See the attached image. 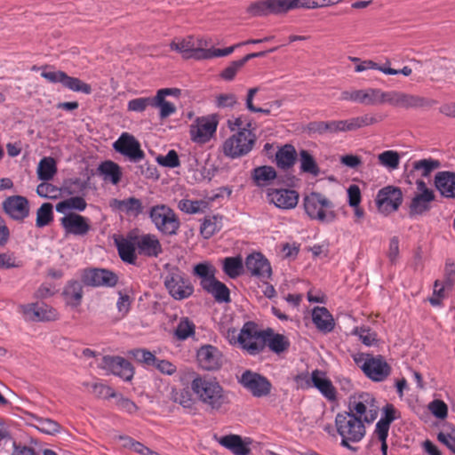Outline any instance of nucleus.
I'll list each match as a JSON object with an SVG mask.
<instances>
[{"instance_id":"f257e3e1","label":"nucleus","mask_w":455,"mask_h":455,"mask_svg":"<svg viewBox=\"0 0 455 455\" xmlns=\"http://www.w3.org/2000/svg\"><path fill=\"white\" fill-rule=\"evenodd\" d=\"M238 45L218 49L211 46L210 39L201 36L189 35L174 38L170 44V48L172 51L180 53L186 60L193 59L201 61L228 56Z\"/></svg>"},{"instance_id":"f03ea898","label":"nucleus","mask_w":455,"mask_h":455,"mask_svg":"<svg viewBox=\"0 0 455 455\" xmlns=\"http://www.w3.org/2000/svg\"><path fill=\"white\" fill-rule=\"evenodd\" d=\"M228 126L231 131L236 132L223 141L220 148L223 155L230 159L247 155L252 149L256 140L251 120L241 116L228 119Z\"/></svg>"},{"instance_id":"7ed1b4c3","label":"nucleus","mask_w":455,"mask_h":455,"mask_svg":"<svg viewBox=\"0 0 455 455\" xmlns=\"http://www.w3.org/2000/svg\"><path fill=\"white\" fill-rule=\"evenodd\" d=\"M191 389L198 401L211 411H219L230 403L228 392L215 378L197 375L191 382Z\"/></svg>"},{"instance_id":"20e7f679","label":"nucleus","mask_w":455,"mask_h":455,"mask_svg":"<svg viewBox=\"0 0 455 455\" xmlns=\"http://www.w3.org/2000/svg\"><path fill=\"white\" fill-rule=\"evenodd\" d=\"M338 434L341 436V446L354 451L350 443H358L365 435L366 430L363 419L353 413H338L335 418Z\"/></svg>"},{"instance_id":"39448f33","label":"nucleus","mask_w":455,"mask_h":455,"mask_svg":"<svg viewBox=\"0 0 455 455\" xmlns=\"http://www.w3.org/2000/svg\"><path fill=\"white\" fill-rule=\"evenodd\" d=\"M306 213L312 220L331 223L336 220L333 203L321 193L312 192L303 199Z\"/></svg>"},{"instance_id":"423d86ee","label":"nucleus","mask_w":455,"mask_h":455,"mask_svg":"<svg viewBox=\"0 0 455 455\" xmlns=\"http://www.w3.org/2000/svg\"><path fill=\"white\" fill-rule=\"evenodd\" d=\"M353 358L363 373L373 381H383L390 375L391 367L380 355L360 353Z\"/></svg>"},{"instance_id":"0eeeda50","label":"nucleus","mask_w":455,"mask_h":455,"mask_svg":"<svg viewBox=\"0 0 455 455\" xmlns=\"http://www.w3.org/2000/svg\"><path fill=\"white\" fill-rule=\"evenodd\" d=\"M149 218L156 228L166 235H176L180 226L175 212L165 204H157L151 207Z\"/></svg>"},{"instance_id":"6e6552de","label":"nucleus","mask_w":455,"mask_h":455,"mask_svg":"<svg viewBox=\"0 0 455 455\" xmlns=\"http://www.w3.org/2000/svg\"><path fill=\"white\" fill-rule=\"evenodd\" d=\"M164 283L169 294L177 300L188 299L194 292V286L190 279L178 267H172L168 270Z\"/></svg>"},{"instance_id":"1a4fd4ad","label":"nucleus","mask_w":455,"mask_h":455,"mask_svg":"<svg viewBox=\"0 0 455 455\" xmlns=\"http://www.w3.org/2000/svg\"><path fill=\"white\" fill-rule=\"evenodd\" d=\"M296 8H320L317 0H262L258 1V15L283 14Z\"/></svg>"},{"instance_id":"9d476101","label":"nucleus","mask_w":455,"mask_h":455,"mask_svg":"<svg viewBox=\"0 0 455 455\" xmlns=\"http://www.w3.org/2000/svg\"><path fill=\"white\" fill-rule=\"evenodd\" d=\"M363 419V422L372 423L378 417L379 406L376 399L370 393H362L349 401V412Z\"/></svg>"},{"instance_id":"9b49d317","label":"nucleus","mask_w":455,"mask_h":455,"mask_svg":"<svg viewBox=\"0 0 455 455\" xmlns=\"http://www.w3.org/2000/svg\"><path fill=\"white\" fill-rule=\"evenodd\" d=\"M80 277L84 284L92 287H114L118 283L117 275L107 268H84Z\"/></svg>"},{"instance_id":"f8f14e48","label":"nucleus","mask_w":455,"mask_h":455,"mask_svg":"<svg viewBox=\"0 0 455 455\" xmlns=\"http://www.w3.org/2000/svg\"><path fill=\"white\" fill-rule=\"evenodd\" d=\"M416 187L417 192L411 198L409 205V214L411 217L422 215L428 212L435 198L434 191L427 188L423 180H417Z\"/></svg>"},{"instance_id":"ddd939ff","label":"nucleus","mask_w":455,"mask_h":455,"mask_svg":"<svg viewBox=\"0 0 455 455\" xmlns=\"http://www.w3.org/2000/svg\"><path fill=\"white\" fill-rule=\"evenodd\" d=\"M41 76L52 84H60L63 87L76 92H83L90 94L92 87L89 84L83 82L81 79L68 76L61 70L57 71H43Z\"/></svg>"},{"instance_id":"4468645a","label":"nucleus","mask_w":455,"mask_h":455,"mask_svg":"<svg viewBox=\"0 0 455 455\" xmlns=\"http://www.w3.org/2000/svg\"><path fill=\"white\" fill-rule=\"evenodd\" d=\"M113 148L133 163L140 162L145 157L140 141L128 132H123L114 142Z\"/></svg>"},{"instance_id":"2eb2a0df","label":"nucleus","mask_w":455,"mask_h":455,"mask_svg":"<svg viewBox=\"0 0 455 455\" xmlns=\"http://www.w3.org/2000/svg\"><path fill=\"white\" fill-rule=\"evenodd\" d=\"M230 344H238L251 355H256V323L247 322L239 334L235 330H229L227 333Z\"/></svg>"},{"instance_id":"dca6fc26","label":"nucleus","mask_w":455,"mask_h":455,"mask_svg":"<svg viewBox=\"0 0 455 455\" xmlns=\"http://www.w3.org/2000/svg\"><path fill=\"white\" fill-rule=\"evenodd\" d=\"M20 312L28 321L49 322L59 318L58 311L44 302L23 305L20 307Z\"/></svg>"},{"instance_id":"f3484780","label":"nucleus","mask_w":455,"mask_h":455,"mask_svg":"<svg viewBox=\"0 0 455 455\" xmlns=\"http://www.w3.org/2000/svg\"><path fill=\"white\" fill-rule=\"evenodd\" d=\"M387 103L404 108H420L431 107L435 101L418 95L392 91L387 92Z\"/></svg>"},{"instance_id":"a211bd4d","label":"nucleus","mask_w":455,"mask_h":455,"mask_svg":"<svg viewBox=\"0 0 455 455\" xmlns=\"http://www.w3.org/2000/svg\"><path fill=\"white\" fill-rule=\"evenodd\" d=\"M266 193L267 201L280 209H293L299 202V193L293 189L269 188Z\"/></svg>"},{"instance_id":"6ab92c4d","label":"nucleus","mask_w":455,"mask_h":455,"mask_svg":"<svg viewBox=\"0 0 455 455\" xmlns=\"http://www.w3.org/2000/svg\"><path fill=\"white\" fill-rule=\"evenodd\" d=\"M101 368L108 371L123 379L129 381L133 378L134 368L132 363L124 357L105 355L102 357Z\"/></svg>"},{"instance_id":"aec40b11","label":"nucleus","mask_w":455,"mask_h":455,"mask_svg":"<svg viewBox=\"0 0 455 455\" xmlns=\"http://www.w3.org/2000/svg\"><path fill=\"white\" fill-rule=\"evenodd\" d=\"M60 224L67 235L84 236L91 230L90 220L75 212L67 213L60 219Z\"/></svg>"},{"instance_id":"412c9836","label":"nucleus","mask_w":455,"mask_h":455,"mask_svg":"<svg viewBox=\"0 0 455 455\" xmlns=\"http://www.w3.org/2000/svg\"><path fill=\"white\" fill-rule=\"evenodd\" d=\"M403 202V193L400 188L387 186L381 188L377 195L376 203L380 211L395 212Z\"/></svg>"},{"instance_id":"4be33fe9","label":"nucleus","mask_w":455,"mask_h":455,"mask_svg":"<svg viewBox=\"0 0 455 455\" xmlns=\"http://www.w3.org/2000/svg\"><path fill=\"white\" fill-rule=\"evenodd\" d=\"M258 341L262 343V347H268L271 352L276 355L286 352L291 345L290 341L283 334L275 333L270 328L258 331Z\"/></svg>"},{"instance_id":"5701e85b","label":"nucleus","mask_w":455,"mask_h":455,"mask_svg":"<svg viewBox=\"0 0 455 455\" xmlns=\"http://www.w3.org/2000/svg\"><path fill=\"white\" fill-rule=\"evenodd\" d=\"M218 123L208 117L198 118L190 128V137L194 142L205 143L210 140L217 130Z\"/></svg>"},{"instance_id":"b1692460","label":"nucleus","mask_w":455,"mask_h":455,"mask_svg":"<svg viewBox=\"0 0 455 455\" xmlns=\"http://www.w3.org/2000/svg\"><path fill=\"white\" fill-rule=\"evenodd\" d=\"M381 115L366 113L346 120H338L339 132H355L356 130L373 125L381 122Z\"/></svg>"},{"instance_id":"393cba45","label":"nucleus","mask_w":455,"mask_h":455,"mask_svg":"<svg viewBox=\"0 0 455 455\" xmlns=\"http://www.w3.org/2000/svg\"><path fill=\"white\" fill-rule=\"evenodd\" d=\"M197 362L200 367L206 371H214L222 363L221 353L212 345L202 346L196 354Z\"/></svg>"},{"instance_id":"a878e982","label":"nucleus","mask_w":455,"mask_h":455,"mask_svg":"<svg viewBox=\"0 0 455 455\" xmlns=\"http://www.w3.org/2000/svg\"><path fill=\"white\" fill-rule=\"evenodd\" d=\"M5 212L14 220H22L28 216L29 206L26 197L13 196L6 198L3 203Z\"/></svg>"},{"instance_id":"bb28decb","label":"nucleus","mask_w":455,"mask_h":455,"mask_svg":"<svg viewBox=\"0 0 455 455\" xmlns=\"http://www.w3.org/2000/svg\"><path fill=\"white\" fill-rule=\"evenodd\" d=\"M180 93L179 89L174 88H164L157 91L156 95L154 97L153 107L160 109L159 117L164 120L170 116L176 113V107L173 103L165 100V97L169 95H178Z\"/></svg>"},{"instance_id":"cd10ccee","label":"nucleus","mask_w":455,"mask_h":455,"mask_svg":"<svg viewBox=\"0 0 455 455\" xmlns=\"http://www.w3.org/2000/svg\"><path fill=\"white\" fill-rule=\"evenodd\" d=\"M311 380L313 381V387H315L323 397L330 402L336 401V388L324 371L317 369L314 370Z\"/></svg>"},{"instance_id":"c85d7f7f","label":"nucleus","mask_w":455,"mask_h":455,"mask_svg":"<svg viewBox=\"0 0 455 455\" xmlns=\"http://www.w3.org/2000/svg\"><path fill=\"white\" fill-rule=\"evenodd\" d=\"M312 321L316 329L323 333L331 332L335 327L332 315L324 307H315L313 308Z\"/></svg>"},{"instance_id":"c756f323","label":"nucleus","mask_w":455,"mask_h":455,"mask_svg":"<svg viewBox=\"0 0 455 455\" xmlns=\"http://www.w3.org/2000/svg\"><path fill=\"white\" fill-rule=\"evenodd\" d=\"M435 186L446 198H455V172L443 171L436 173Z\"/></svg>"},{"instance_id":"7c9ffc66","label":"nucleus","mask_w":455,"mask_h":455,"mask_svg":"<svg viewBox=\"0 0 455 455\" xmlns=\"http://www.w3.org/2000/svg\"><path fill=\"white\" fill-rule=\"evenodd\" d=\"M219 443L228 449L235 455H247L251 451L249 445L251 443L250 439L243 440L240 435H228L219 439Z\"/></svg>"},{"instance_id":"2f4dec72","label":"nucleus","mask_w":455,"mask_h":455,"mask_svg":"<svg viewBox=\"0 0 455 455\" xmlns=\"http://www.w3.org/2000/svg\"><path fill=\"white\" fill-rule=\"evenodd\" d=\"M136 247L140 254L148 257H157L163 251L160 241L155 235L151 234L140 236L137 239Z\"/></svg>"},{"instance_id":"473e14b6","label":"nucleus","mask_w":455,"mask_h":455,"mask_svg":"<svg viewBox=\"0 0 455 455\" xmlns=\"http://www.w3.org/2000/svg\"><path fill=\"white\" fill-rule=\"evenodd\" d=\"M62 296L68 306L72 307L80 306L84 296L82 283L77 280L68 281L63 288Z\"/></svg>"},{"instance_id":"72a5a7b5","label":"nucleus","mask_w":455,"mask_h":455,"mask_svg":"<svg viewBox=\"0 0 455 455\" xmlns=\"http://www.w3.org/2000/svg\"><path fill=\"white\" fill-rule=\"evenodd\" d=\"M113 209L125 213L127 216L138 217L143 212L142 202L136 197L119 200L113 199L110 203Z\"/></svg>"},{"instance_id":"f704fd0d","label":"nucleus","mask_w":455,"mask_h":455,"mask_svg":"<svg viewBox=\"0 0 455 455\" xmlns=\"http://www.w3.org/2000/svg\"><path fill=\"white\" fill-rule=\"evenodd\" d=\"M206 283L203 289L211 293L218 303L230 302V291L225 283L216 278L208 281Z\"/></svg>"},{"instance_id":"c9c22d12","label":"nucleus","mask_w":455,"mask_h":455,"mask_svg":"<svg viewBox=\"0 0 455 455\" xmlns=\"http://www.w3.org/2000/svg\"><path fill=\"white\" fill-rule=\"evenodd\" d=\"M296 149L291 144H285L275 153L276 164L283 170L292 167L296 162Z\"/></svg>"},{"instance_id":"e433bc0d","label":"nucleus","mask_w":455,"mask_h":455,"mask_svg":"<svg viewBox=\"0 0 455 455\" xmlns=\"http://www.w3.org/2000/svg\"><path fill=\"white\" fill-rule=\"evenodd\" d=\"M387 92H383L380 89L368 88L359 90L358 103L363 105H377L387 103Z\"/></svg>"},{"instance_id":"4c0bfd02","label":"nucleus","mask_w":455,"mask_h":455,"mask_svg":"<svg viewBox=\"0 0 455 455\" xmlns=\"http://www.w3.org/2000/svg\"><path fill=\"white\" fill-rule=\"evenodd\" d=\"M222 228V217L218 215L204 217L200 227V233L204 239H209Z\"/></svg>"},{"instance_id":"58836bf2","label":"nucleus","mask_w":455,"mask_h":455,"mask_svg":"<svg viewBox=\"0 0 455 455\" xmlns=\"http://www.w3.org/2000/svg\"><path fill=\"white\" fill-rule=\"evenodd\" d=\"M178 208L188 214L203 213L209 208V203L204 200L182 199L179 202Z\"/></svg>"},{"instance_id":"ea45409f","label":"nucleus","mask_w":455,"mask_h":455,"mask_svg":"<svg viewBox=\"0 0 455 455\" xmlns=\"http://www.w3.org/2000/svg\"><path fill=\"white\" fill-rule=\"evenodd\" d=\"M87 203L81 196H71L66 200L60 201L56 204V211L60 213H66L68 210H76L83 212L86 209Z\"/></svg>"},{"instance_id":"a19ab883","label":"nucleus","mask_w":455,"mask_h":455,"mask_svg":"<svg viewBox=\"0 0 455 455\" xmlns=\"http://www.w3.org/2000/svg\"><path fill=\"white\" fill-rule=\"evenodd\" d=\"M57 172L56 162L52 157H44L38 164L37 175L41 180H50Z\"/></svg>"},{"instance_id":"79ce46f5","label":"nucleus","mask_w":455,"mask_h":455,"mask_svg":"<svg viewBox=\"0 0 455 455\" xmlns=\"http://www.w3.org/2000/svg\"><path fill=\"white\" fill-rule=\"evenodd\" d=\"M33 419L34 427L42 433L55 435L60 430V425L52 419L33 415Z\"/></svg>"},{"instance_id":"37998d69","label":"nucleus","mask_w":455,"mask_h":455,"mask_svg":"<svg viewBox=\"0 0 455 455\" xmlns=\"http://www.w3.org/2000/svg\"><path fill=\"white\" fill-rule=\"evenodd\" d=\"M100 172L104 175L105 180H109L114 185H116L122 177V172L119 165L112 161H105L99 167Z\"/></svg>"},{"instance_id":"c03bdc74","label":"nucleus","mask_w":455,"mask_h":455,"mask_svg":"<svg viewBox=\"0 0 455 455\" xmlns=\"http://www.w3.org/2000/svg\"><path fill=\"white\" fill-rule=\"evenodd\" d=\"M300 170L302 172L309 173L315 177L320 173V169L314 156L306 149L299 151Z\"/></svg>"},{"instance_id":"a18cd8bd","label":"nucleus","mask_w":455,"mask_h":455,"mask_svg":"<svg viewBox=\"0 0 455 455\" xmlns=\"http://www.w3.org/2000/svg\"><path fill=\"white\" fill-rule=\"evenodd\" d=\"M256 57V53H249L245 55L243 58L238 60H235L230 63L226 68L222 70L220 73V77L225 81H232L237 71L251 59H253Z\"/></svg>"},{"instance_id":"49530a36","label":"nucleus","mask_w":455,"mask_h":455,"mask_svg":"<svg viewBox=\"0 0 455 455\" xmlns=\"http://www.w3.org/2000/svg\"><path fill=\"white\" fill-rule=\"evenodd\" d=\"M243 259L240 256L228 257L223 260V271L230 278H236L243 272Z\"/></svg>"},{"instance_id":"de8ad7c7","label":"nucleus","mask_w":455,"mask_h":455,"mask_svg":"<svg viewBox=\"0 0 455 455\" xmlns=\"http://www.w3.org/2000/svg\"><path fill=\"white\" fill-rule=\"evenodd\" d=\"M117 250L118 254L121 259L124 262L133 264L137 259L136 257V243L128 241L123 240L117 243Z\"/></svg>"},{"instance_id":"09e8293b","label":"nucleus","mask_w":455,"mask_h":455,"mask_svg":"<svg viewBox=\"0 0 455 455\" xmlns=\"http://www.w3.org/2000/svg\"><path fill=\"white\" fill-rule=\"evenodd\" d=\"M130 355L144 367H153L156 362V356L146 348H136L130 351Z\"/></svg>"},{"instance_id":"8fccbe9b","label":"nucleus","mask_w":455,"mask_h":455,"mask_svg":"<svg viewBox=\"0 0 455 455\" xmlns=\"http://www.w3.org/2000/svg\"><path fill=\"white\" fill-rule=\"evenodd\" d=\"M413 169L421 173L423 177H428L431 172L441 166L439 160L433 158H425L413 162Z\"/></svg>"},{"instance_id":"3c124183","label":"nucleus","mask_w":455,"mask_h":455,"mask_svg":"<svg viewBox=\"0 0 455 455\" xmlns=\"http://www.w3.org/2000/svg\"><path fill=\"white\" fill-rule=\"evenodd\" d=\"M194 275L201 278V285L204 288V285H206L207 282L215 279V268L214 267L208 263V262H203L196 264L194 267Z\"/></svg>"},{"instance_id":"603ef678","label":"nucleus","mask_w":455,"mask_h":455,"mask_svg":"<svg viewBox=\"0 0 455 455\" xmlns=\"http://www.w3.org/2000/svg\"><path fill=\"white\" fill-rule=\"evenodd\" d=\"M196 325L188 317H183L175 329V336L180 340H185L195 334Z\"/></svg>"},{"instance_id":"864d4df0","label":"nucleus","mask_w":455,"mask_h":455,"mask_svg":"<svg viewBox=\"0 0 455 455\" xmlns=\"http://www.w3.org/2000/svg\"><path fill=\"white\" fill-rule=\"evenodd\" d=\"M379 164L390 170H395L400 164V156L396 151L386 150L378 156Z\"/></svg>"},{"instance_id":"5fc2aeb1","label":"nucleus","mask_w":455,"mask_h":455,"mask_svg":"<svg viewBox=\"0 0 455 455\" xmlns=\"http://www.w3.org/2000/svg\"><path fill=\"white\" fill-rule=\"evenodd\" d=\"M53 220L52 205L50 203L43 204L36 212V225L43 228L49 225Z\"/></svg>"},{"instance_id":"6e6d98bb","label":"nucleus","mask_w":455,"mask_h":455,"mask_svg":"<svg viewBox=\"0 0 455 455\" xmlns=\"http://www.w3.org/2000/svg\"><path fill=\"white\" fill-rule=\"evenodd\" d=\"M171 399L186 409L192 408L195 403L190 393L186 389L172 388Z\"/></svg>"},{"instance_id":"4d7b16f0","label":"nucleus","mask_w":455,"mask_h":455,"mask_svg":"<svg viewBox=\"0 0 455 455\" xmlns=\"http://www.w3.org/2000/svg\"><path fill=\"white\" fill-rule=\"evenodd\" d=\"M353 335L359 337V339L365 346H372L377 341V333L367 326H357L352 331Z\"/></svg>"},{"instance_id":"13d9d810","label":"nucleus","mask_w":455,"mask_h":455,"mask_svg":"<svg viewBox=\"0 0 455 455\" xmlns=\"http://www.w3.org/2000/svg\"><path fill=\"white\" fill-rule=\"evenodd\" d=\"M61 188L48 182H43L36 188V193L39 196L50 199L59 198L61 196Z\"/></svg>"},{"instance_id":"bf43d9fd","label":"nucleus","mask_w":455,"mask_h":455,"mask_svg":"<svg viewBox=\"0 0 455 455\" xmlns=\"http://www.w3.org/2000/svg\"><path fill=\"white\" fill-rule=\"evenodd\" d=\"M86 188V183L79 178L66 180L63 183L61 190L63 193L72 196L78 194Z\"/></svg>"},{"instance_id":"052dcab7","label":"nucleus","mask_w":455,"mask_h":455,"mask_svg":"<svg viewBox=\"0 0 455 455\" xmlns=\"http://www.w3.org/2000/svg\"><path fill=\"white\" fill-rule=\"evenodd\" d=\"M154 97H141L128 101L127 109L132 112H143L149 106L153 107Z\"/></svg>"},{"instance_id":"680f3d73","label":"nucleus","mask_w":455,"mask_h":455,"mask_svg":"<svg viewBox=\"0 0 455 455\" xmlns=\"http://www.w3.org/2000/svg\"><path fill=\"white\" fill-rule=\"evenodd\" d=\"M22 261L12 252L0 253V269L19 268L22 267Z\"/></svg>"},{"instance_id":"e2e57ef3","label":"nucleus","mask_w":455,"mask_h":455,"mask_svg":"<svg viewBox=\"0 0 455 455\" xmlns=\"http://www.w3.org/2000/svg\"><path fill=\"white\" fill-rule=\"evenodd\" d=\"M258 279L267 280L272 275V267L270 262L265 256L258 252Z\"/></svg>"},{"instance_id":"0e129e2a","label":"nucleus","mask_w":455,"mask_h":455,"mask_svg":"<svg viewBox=\"0 0 455 455\" xmlns=\"http://www.w3.org/2000/svg\"><path fill=\"white\" fill-rule=\"evenodd\" d=\"M86 387L92 395L97 397L108 398L115 395L113 390L102 383H87Z\"/></svg>"},{"instance_id":"69168bd1","label":"nucleus","mask_w":455,"mask_h":455,"mask_svg":"<svg viewBox=\"0 0 455 455\" xmlns=\"http://www.w3.org/2000/svg\"><path fill=\"white\" fill-rule=\"evenodd\" d=\"M157 163L164 167L175 168L180 165L178 153L172 149L165 156H158L156 157Z\"/></svg>"},{"instance_id":"338daca9","label":"nucleus","mask_w":455,"mask_h":455,"mask_svg":"<svg viewBox=\"0 0 455 455\" xmlns=\"http://www.w3.org/2000/svg\"><path fill=\"white\" fill-rule=\"evenodd\" d=\"M428 409L431 413L438 419H443L447 417L448 407L442 400L435 399L432 401L428 405Z\"/></svg>"},{"instance_id":"774afa93","label":"nucleus","mask_w":455,"mask_h":455,"mask_svg":"<svg viewBox=\"0 0 455 455\" xmlns=\"http://www.w3.org/2000/svg\"><path fill=\"white\" fill-rule=\"evenodd\" d=\"M239 383L256 395V373L245 371L239 379Z\"/></svg>"}]
</instances>
